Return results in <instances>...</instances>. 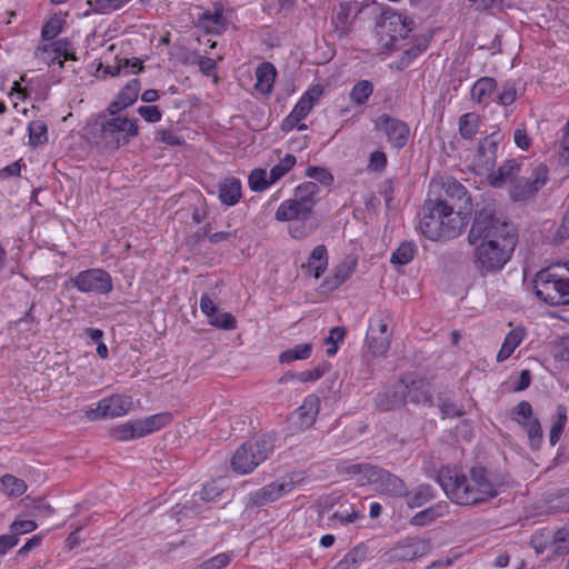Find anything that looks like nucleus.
Here are the masks:
<instances>
[{
  "mask_svg": "<svg viewBox=\"0 0 569 569\" xmlns=\"http://www.w3.org/2000/svg\"><path fill=\"white\" fill-rule=\"evenodd\" d=\"M473 247V263L481 276L501 271L515 251L517 234L506 221L497 218L491 209L476 213L468 233Z\"/></svg>",
  "mask_w": 569,
  "mask_h": 569,
  "instance_id": "obj_1",
  "label": "nucleus"
},
{
  "mask_svg": "<svg viewBox=\"0 0 569 569\" xmlns=\"http://www.w3.org/2000/svg\"><path fill=\"white\" fill-rule=\"evenodd\" d=\"M437 481L446 496L458 505H473L497 496L495 486L482 469H471L469 477L457 469L443 467L439 470Z\"/></svg>",
  "mask_w": 569,
  "mask_h": 569,
  "instance_id": "obj_2",
  "label": "nucleus"
},
{
  "mask_svg": "<svg viewBox=\"0 0 569 569\" xmlns=\"http://www.w3.org/2000/svg\"><path fill=\"white\" fill-rule=\"evenodd\" d=\"M422 211L419 230L432 241L459 237L469 221L468 212L455 210L445 200L429 199L425 201Z\"/></svg>",
  "mask_w": 569,
  "mask_h": 569,
  "instance_id": "obj_3",
  "label": "nucleus"
},
{
  "mask_svg": "<svg viewBox=\"0 0 569 569\" xmlns=\"http://www.w3.org/2000/svg\"><path fill=\"white\" fill-rule=\"evenodd\" d=\"M317 192L316 183L303 182L296 188L293 197L282 201L276 210L277 221L291 222L288 230L293 239H305L315 230L311 214Z\"/></svg>",
  "mask_w": 569,
  "mask_h": 569,
  "instance_id": "obj_4",
  "label": "nucleus"
},
{
  "mask_svg": "<svg viewBox=\"0 0 569 569\" xmlns=\"http://www.w3.org/2000/svg\"><path fill=\"white\" fill-rule=\"evenodd\" d=\"M536 295L551 306L569 305V268L541 270L535 279Z\"/></svg>",
  "mask_w": 569,
  "mask_h": 569,
  "instance_id": "obj_5",
  "label": "nucleus"
},
{
  "mask_svg": "<svg viewBox=\"0 0 569 569\" xmlns=\"http://www.w3.org/2000/svg\"><path fill=\"white\" fill-rule=\"evenodd\" d=\"M274 449L272 436H263L241 445L231 457V468L239 475H248L266 461Z\"/></svg>",
  "mask_w": 569,
  "mask_h": 569,
  "instance_id": "obj_6",
  "label": "nucleus"
},
{
  "mask_svg": "<svg viewBox=\"0 0 569 569\" xmlns=\"http://www.w3.org/2000/svg\"><path fill=\"white\" fill-rule=\"evenodd\" d=\"M100 130V141L109 148L119 149L139 134L136 119L109 113L100 116L96 122Z\"/></svg>",
  "mask_w": 569,
  "mask_h": 569,
  "instance_id": "obj_7",
  "label": "nucleus"
},
{
  "mask_svg": "<svg viewBox=\"0 0 569 569\" xmlns=\"http://www.w3.org/2000/svg\"><path fill=\"white\" fill-rule=\"evenodd\" d=\"M429 388L423 380H411L410 383L401 380L392 390H386L376 398V405L381 410H390L401 406L405 401L423 403L429 401Z\"/></svg>",
  "mask_w": 569,
  "mask_h": 569,
  "instance_id": "obj_8",
  "label": "nucleus"
},
{
  "mask_svg": "<svg viewBox=\"0 0 569 569\" xmlns=\"http://www.w3.org/2000/svg\"><path fill=\"white\" fill-rule=\"evenodd\" d=\"M389 323L390 316L386 311H379L370 317L365 346L371 356L380 357L388 352L392 340Z\"/></svg>",
  "mask_w": 569,
  "mask_h": 569,
  "instance_id": "obj_9",
  "label": "nucleus"
},
{
  "mask_svg": "<svg viewBox=\"0 0 569 569\" xmlns=\"http://www.w3.org/2000/svg\"><path fill=\"white\" fill-rule=\"evenodd\" d=\"M352 471L363 473L367 481L381 495L390 497H405L408 495L406 483L387 470L371 465H357L352 467Z\"/></svg>",
  "mask_w": 569,
  "mask_h": 569,
  "instance_id": "obj_10",
  "label": "nucleus"
},
{
  "mask_svg": "<svg viewBox=\"0 0 569 569\" xmlns=\"http://www.w3.org/2000/svg\"><path fill=\"white\" fill-rule=\"evenodd\" d=\"M548 172V167L543 163H537L526 170L509 189L510 198L513 201H526L535 197L547 183Z\"/></svg>",
  "mask_w": 569,
  "mask_h": 569,
  "instance_id": "obj_11",
  "label": "nucleus"
},
{
  "mask_svg": "<svg viewBox=\"0 0 569 569\" xmlns=\"http://www.w3.org/2000/svg\"><path fill=\"white\" fill-rule=\"evenodd\" d=\"M38 69L54 67L62 69L68 60H77L71 43L67 39L51 42H39L33 52Z\"/></svg>",
  "mask_w": 569,
  "mask_h": 569,
  "instance_id": "obj_12",
  "label": "nucleus"
},
{
  "mask_svg": "<svg viewBox=\"0 0 569 569\" xmlns=\"http://www.w3.org/2000/svg\"><path fill=\"white\" fill-rule=\"evenodd\" d=\"M303 480L299 472L284 475L250 495L252 503L263 506L291 493Z\"/></svg>",
  "mask_w": 569,
  "mask_h": 569,
  "instance_id": "obj_13",
  "label": "nucleus"
},
{
  "mask_svg": "<svg viewBox=\"0 0 569 569\" xmlns=\"http://www.w3.org/2000/svg\"><path fill=\"white\" fill-rule=\"evenodd\" d=\"M78 291L88 295H108L113 289L112 278L101 268H92L78 272L70 279Z\"/></svg>",
  "mask_w": 569,
  "mask_h": 569,
  "instance_id": "obj_14",
  "label": "nucleus"
},
{
  "mask_svg": "<svg viewBox=\"0 0 569 569\" xmlns=\"http://www.w3.org/2000/svg\"><path fill=\"white\" fill-rule=\"evenodd\" d=\"M323 93V88L320 84L311 86L298 100L291 112L283 119L281 123L282 131H291L293 128L298 130H306L305 123L299 124L312 110L315 104L319 101Z\"/></svg>",
  "mask_w": 569,
  "mask_h": 569,
  "instance_id": "obj_15",
  "label": "nucleus"
},
{
  "mask_svg": "<svg viewBox=\"0 0 569 569\" xmlns=\"http://www.w3.org/2000/svg\"><path fill=\"white\" fill-rule=\"evenodd\" d=\"M323 93V88L320 84L311 86L298 100L291 112L283 119L281 123L282 131H291L293 128L298 130H306L305 123L299 124L312 110L315 104L319 101Z\"/></svg>",
  "mask_w": 569,
  "mask_h": 569,
  "instance_id": "obj_16",
  "label": "nucleus"
},
{
  "mask_svg": "<svg viewBox=\"0 0 569 569\" xmlns=\"http://www.w3.org/2000/svg\"><path fill=\"white\" fill-rule=\"evenodd\" d=\"M133 407L132 397L126 395H112L106 397L87 410L91 420L118 418L127 415Z\"/></svg>",
  "mask_w": 569,
  "mask_h": 569,
  "instance_id": "obj_17",
  "label": "nucleus"
},
{
  "mask_svg": "<svg viewBox=\"0 0 569 569\" xmlns=\"http://www.w3.org/2000/svg\"><path fill=\"white\" fill-rule=\"evenodd\" d=\"M375 129L382 133L397 150L407 144L410 136V128L406 122L386 113L375 120Z\"/></svg>",
  "mask_w": 569,
  "mask_h": 569,
  "instance_id": "obj_18",
  "label": "nucleus"
},
{
  "mask_svg": "<svg viewBox=\"0 0 569 569\" xmlns=\"http://www.w3.org/2000/svg\"><path fill=\"white\" fill-rule=\"evenodd\" d=\"M358 266V259L355 256H348L337 263L331 273L325 278L322 287L325 290L333 291L351 278Z\"/></svg>",
  "mask_w": 569,
  "mask_h": 569,
  "instance_id": "obj_19",
  "label": "nucleus"
},
{
  "mask_svg": "<svg viewBox=\"0 0 569 569\" xmlns=\"http://www.w3.org/2000/svg\"><path fill=\"white\" fill-rule=\"evenodd\" d=\"M320 399L316 395L307 396L291 416L292 423L299 429L310 428L319 413Z\"/></svg>",
  "mask_w": 569,
  "mask_h": 569,
  "instance_id": "obj_20",
  "label": "nucleus"
},
{
  "mask_svg": "<svg viewBox=\"0 0 569 569\" xmlns=\"http://www.w3.org/2000/svg\"><path fill=\"white\" fill-rule=\"evenodd\" d=\"M521 172V164L517 160L510 159L505 161L498 170H491L488 174V181L493 188H502L506 184L512 186L517 182Z\"/></svg>",
  "mask_w": 569,
  "mask_h": 569,
  "instance_id": "obj_21",
  "label": "nucleus"
},
{
  "mask_svg": "<svg viewBox=\"0 0 569 569\" xmlns=\"http://www.w3.org/2000/svg\"><path fill=\"white\" fill-rule=\"evenodd\" d=\"M141 86L138 79H131L118 93L117 98L108 106V112L113 116L132 106L139 96Z\"/></svg>",
  "mask_w": 569,
  "mask_h": 569,
  "instance_id": "obj_22",
  "label": "nucleus"
},
{
  "mask_svg": "<svg viewBox=\"0 0 569 569\" xmlns=\"http://www.w3.org/2000/svg\"><path fill=\"white\" fill-rule=\"evenodd\" d=\"M198 27L207 33L220 34L227 28V21L223 17L221 6H214V9L204 11L198 19Z\"/></svg>",
  "mask_w": 569,
  "mask_h": 569,
  "instance_id": "obj_23",
  "label": "nucleus"
},
{
  "mask_svg": "<svg viewBox=\"0 0 569 569\" xmlns=\"http://www.w3.org/2000/svg\"><path fill=\"white\" fill-rule=\"evenodd\" d=\"M218 197L222 204L231 207L241 199V182L239 179L230 177L219 183Z\"/></svg>",
  "mask_w": 569,
  "mask_h": 569,
  "instance_id": "obj_24",
  "label": "nucleus"
},
{
  "mask_svg": "<svg viewBox=\"0 0 569 569\" xmlns=\"http://www.w3.org/2000/svg\"><path fill=\"white\" fill-rule=\"evenodd\" d=\"M526 338V330L522 327L512 328L505 337L502 346L497 353V362L506 361Z\"/></svg>",
  "mask_w": 569,
  "mask_h": 569,
  "instance_id": "obj_25",
  "label": "nucleus"
},
{
  "mask_svg": "<svg viewBox=\"0 0 569 569\" xmlns=\"http://www.w3.org/2000/svg\"><path fill=\"white\" fill-rule=\"evenodd\" d=\"M171 413L160 412L136 421L142 438L164 428L171 422Z\"/></svg>",
  "mask_w": 569,
  "mask_h": 569,
  "instance_id": "obj_26",
  "label": "nucleus"
},
{
  "mask_svg": "<svg viewBox=\"0 0 569 569\" xmlns=\"http://www.w3.org/2000/svg\"><path fill=\"white\" fill-rule=\"evenodd\" d=\"M497 82L493 78L482 77L471 88V98L478 103L488 104L496 91Z\"/></svg>",
  "mask_w": 569,
  "mask_h": 569,
  "instance_id": "obj_27",
  "label": "nucleus"
},
{
  "mask_svg": "<svg viewBox=\"0 0 569 569\" xmlns=\"http://www.w3.org/2000/svg\"><path fill=\"white\" fill-rule=\"evenodd\" d=\"M256 78V90L263 94H269L273 89L276 68L271 63L264 62L257 68Z\"/></svg>",
  "mask_w": 569,
  "mask_h": 569,
  "instance_id": "obj_28",
  "label": "nucleus"
},
{
  "mask_svg": "<svg viewBox=\"0 0 569 569\" xmlns=\"http://www.w3.org/2000/svg\"><path fill=\"white\" fill-rule=\"evenodd\" d=\"M328 267V252L323 244H319L311 251L307 269L309 273H312L316 279H319Z\"/></svg>",
  "mask_w": 569,
  "mask_h": 569,
  "instance_id": "obj_29",
  "label": "nucleus"
},
{
  "mask_svg": "<svg viewBox=\"0 0 569 569\" xmlns=\"http://www.w3.org/2000/svg\"><path fill=\"white\" fill-rule=\"evenodd\" d=\"M447 513L448 505L437 503L416 513L411 519V523L415 526H426L435 519L446 516Z\"/></svg>",
  "mask_w": 569,
  "mask_h": 569,
  "instance_id": "obj_30",
  "label": "nucleus"
},
{
  "mask_svg": "<svg viewBox=\"0 0 569 569\" xmlns=\"http://www.w3.org/2000/svg\"><path fill=\"white\" fill-rule=\"evenodd\" d=\"M312 350L313 345L311 342L296 345L282 351L279 355V361L281 363H290L297 360H306L310 358Z\"/></svg>",
  "mask_w": 569,
  "mask_h": 569,
  "instance_id": "obj_31",
  "label": "nucleus"
},
{
  "mask_svg": "<svg viewBox=\"0 0 569 569\" xmlns=\"http://www.w3.org/2000/svg\"><path fill=\"white\" fill-rule=\"evenodd\" d=\"M0 490L11 497H19L27 490V485L22 479L12 475H4L0 478Z\"/></svg>",
  "mask_w": 569,
  "mask_h": 569,
  "instance_id": "obj_32",
  "label": "nucleus"
},
{
  "mask_svg": "<svg viewBox=\"0 0 569 569\" xmlns=\"http://www.w3.org/2000/svg\"><path fill=\"white\" fill-rule=\"evenodd\" d=\"M63 23L64 20L61 16L53 14L50 17V19L46 21L41 29L40 42L56 41V38L62 32Z\"/></svg>",
  "mask_w": 569,
  "mask_h": 569,
  "instance_id": "obj_33",
  "label": "nucleus"
},
{
  "mask_svg": "<svg viewBox=\"0 0 569 569\" xmlns=\"http://www.w3.org/2000/svg\"><path fill=\"white\" fill-rule=\"evenodd\" d=\"M408 506L410 508H417L420 507L431 499L435 498V490L429 485H420L418 486L413 491L410 493L408 492Z\"/></svg>",
  "mask_w": 569,
  "mask_h": 569,
  "instance_id": "obj_34",
  "label": "nucleus"
},
{
  "mask_svg": "<svg viewBox=\"0 0 569 569\" xmlns=\"http://www.w3.org/2000/svg\"><path fill=\"white\" fill-rule=\"evenodd\" d=\"M297 163V158L291 153H286L284 157L279 158L278 163H276L269 171V177L271 178L270 182H277L282 177H284Z\"/></svg>",
  "mask_w": 569,
  "mask_h": 569,
  "instance_id": "obj_35",
  "label": "nucleus"
},
{
  "mask_svg": "<svg viewBox=\"0 0 569 569\" xmlns=\"http://www.w3.org/2000/svg\"><path fill=\"white\" fill-rule=\"evenodd\" d=\"M479 129V116L473 112L465 113L459 118V132L462 138L471 139Z\"/></svg>",
  "mask_w": 569,
  "mask_h": 569,
  "instance_id": "obj_36",
  "label": "nucleus"
},
{
  "mask_svg": "<svg viewBox=\"0 0 569 569\" xmlns=\"http://www.w3.org/2000/svg\"><path fill=\"white\" fill-rule=\"evenodd\" d=\"M271 178L266 169L257 168L253 169L248 179L249 188L254 192H261L267 190L274 182H270Z\"/></svg>",
  "mask_w": 569,
  "mask_h": 569,
  "instance_id": "obj_37",
  "label": "nucleus"
},
{
  "mask_svg": "<svg viewBox=\"0 0 569 569\" xmlns=\"http://www.w3.org/2000/svg\"><path fill=\"white\" fill-rule=\"evenodd\" d=\"M373 92V84L368 80L358 81L350 91V100L355 104H363Z\"/></svg>",
  "mask_w": 569,
  "mask_h": 569,
  "instance_id": "obj_38",
  "label": "nucleus"
},
{
  "mask_svg": "<svg viewBox=\"0 0 569 569\" xmlns=\"http://www.w3.org/2000/svg\"><path fill=\"white\" fill-rule=\"evenodd\" d=\"M29 143L33 147L42 146L48 140V128L43 121H32L28 126Z\"/></svg>",
  "mask_w": 569,
  "mask_h": 569,
  "instance_id": "obj_39",
  "label": "nucleus"
},
{
  "mask_svg": "<svg viewBox=\"0 0 569 569\" xmlns=\"http://www.w3.org/2000/svg\"><path fill=\"white\" fill-rule=\"evenodd\" d=\"M113 437L120 441H128L137 438H141L137 421H129L116 427L112 430Z\"/></svg>",
  "mask_w": 569,
  "mask_h": 569,
  "instance_id": "obj_40",
  "label": "nucleus"
},
{
  "mask_svg": "<svg viewBox=\"0 0 569 569\" xmlns=\"http://www.w3.org/2000/svg\"><path fill=\"white\" fill-rule=\"evenodd\" d=\"M350 11L351 10L348 4H340L332 18V23L336 26V29L339 31L340 36H345L349 31V27L351 24Z\"/></svg>",
  "mask_w": 569,
  "mask_h": 569,
  "instance_id": "obj_41",
  "label": "nucleus"
},
{
  "mask_svg": "<svg viewBox=\"0 0 569 569\" xmlns=\"http://www.w3.org/2000/svg\"><path fill=\"white\" fill-rule=\"evenodd\" d=\"M415 251L416 248L412 243L403 242L391 254L390 261L393 264H407L413 259Z\"/></svg>",
  "mask_w": 569,
  "mask_h": 569,
  "instance_id": "obj_42",
  "label": "nucleus"
},
{
  "mask_svg": "<svg viewBox=\"0 0 569 569\" xmlns=\"http://www.w3.org/2000/svg\"><path fill=\"white\" fill-rule=\"evenodd\" d=\"M131 0H89L93 10L98 13L106 14L119 10Z\"/></svg>",
  "mask_w": 569,
  "mask_h": 569,
  "instance_id": "obj_43",
  "label": "nucleus"
},
{
  "mask_svg": "<svg viewBox=\"0 0 569 569\" xmlns=\"http://www.w3.org/2000/svg\"><path fill=\"white\" fill-rule=\"evenodd\" d=\"M208 322L219 329L233 330L237 327L236 318L230 312H214V316L208 318Z\"/></svg>",
  "mask_w": 569,
  "mask_h": 569,
  "instance_id": "obj_44",
  "label": "nucleus"
},
{
  "mask_svg": "<svg viewBox=\"0 0 569 569\" xmlns=\"http://www.w3.org/2000/svg\"><path fill=\"white\" fill-rule=\"evenodd\" d=\"M496 160L497 158L491 151H483L480 149V147H478V152L475 158V166L480 173L491 171Z\"/></svg>",
  "mask_w": 569,
  "mask_h": 569,
  "instance_id": "obj_45",
  "label": "nucleus"
},
{
  "mask_svg": "<svg viewBox=\"0 0 569 569\" xmlns=\"http://www.w3.org/2000/svg\"><path fill=\"white\" fill-rule=\"evenodd\" d=\"M362 516L352 506H341L339 510L335 511L332 518L338 520L341 525L353 523Z\"/></svg>",
  "mask_w": 569,
  "mask_h": 569,
  "instance_id": "obj_46",
  "label": "nucleus"
},
{
  "mask_svg": "<svg viewBox=\"0 0 569 569\" xmlns=\"http://www.w3.org/2000/svg\"><path fill=\"white\" fill-rule=\"evenodd\" d=\"M346 331L342 327H333L328 338H326L325 343L328 346L326 353L328 356H335L338 351V341H342L345 338Z\"/></svg>",
  "mask_w": 569,
  "mask_h": 569,
  "instance_id": "obj_47",
  "label": "nucleus"
},
{
  "mask_svg": "<svg viewBox=\"0 0 569 569\" xmlns=\"http://www.w3.org/2000/svg\"><path fill=\"white\" fill-rule=\"evenodd\" d=\"M528 435L530 446L537 448L542 441V430L538 419H532L522 426Z\"/></svg>",
  "mask_w": 569,
  "mask_h": 569,
  "instance_id": "obj_48",
  "label": "nucleus"
},
{
  "mask_svg": "<svg viewBox=\"0 0 569 569\" xmlns=\"http://www.w3.org/2000/svg\"><path fill=\"white\" fill-rule=\"evenodd\" d=\"M306 176L315 179L319 183L323 186H331L333 182V176L332 173L322 167H309L306 170Z\"/></svg>",
  "mask_w": 569,
  "mask_h": 569,
  "instance_id": "obj_49",
  "label": "nucleus"
},
{
  "mask_svg": "<svg viewBox=\"0 0 569 569\" xmlns=\"http://www.w3.org/2000/svg\"><path fill=\"white\" fill-rule=\"evenodd\" d=\"M517 98V88L515 86V83L508 81L506 83H503L499 90V93H498V102L501 104V106H510L515 102Z\"/></svg>",
  "mask_w": 569,
  "mask_h": 569,
  "instance_id": "obj_50",
  "label": "nucleus"
},
{
  "mask_svg": "<svg viewBox=\"0 0 569 569\" xmlns=\"http://www.w3.org/2000/svg\"><path fill=\"white\" fill-rule=\"evenodd\" d=\"M437 406L443 419L459 417L462 415V411L451 401L450 398L440 397Z\"/></svg>",
  "mask_w": 569,
  "mask_h": 569,
  "instance_id": "obj_51",
  "label": "nucleus"
},
{
  "mask_svg": "<svg viewBox=\"0 0 569 569\" xmlns=\"http://www.w3.org/2000/svg\"><path fill=\"white\" fill-rule=\"evenodd\" d=\"M231 561L228 553H218L200 565L198 569H224Z\"/></svg>",
  "mask_w": 569,
  "mask_h": 569,
  "instance_id": "obj_52",
  "label": "nucleus"
},
{
  "mask_svg": "<svg viewBox=\"0 0 569 569\" xmlns=\"http://www.w3.org/2000/svg\"><path fill=\"white\" fill-rule=\"evenodd\" d=\"M515 420L523 426L529 422L532 416L531 405L527 401H520L513 409Z\"/></svg>",
  "mask_w": 569,
  "mask_h": 569,
  "instance_id": "obj_53",
  "label": "nucleus"
},
{
  "mask_svg": "<svg viewBox=\"0 0 569 569\" xmlns=\"http://www.w3.org/2000/svg\"><path fill=\"white\" fill-rule=\"evenodd\" d=\"M137 111L144 121L150 123L159 122L162 118V113L157 106H141Z\"/></svg>",
  "mask_w": 569,
  "mask_h": 569,
  "instance_id": "obj_54",
  "label": "nucleus"
},
{
  "mask_svg": "<svg viewBox=\"0 0 569 569\" xmlns=\"http://www.w3.org/2000/svg\"><path fill=\"white\" fill-rule=\"evenodd\" d=\"M557 550L566 552L569 550V525H565L557 530L553 538Z\"/></svg>",
  "mask_w": 569,
  "mask_h": 569,
  "instance_id": "obj_55",
  "label": "nucleus"
},
{
  "mask_svg": "<svg viewBox=\"0 0 569 569\" xmlns=\"http://www.w3.org/2000/svg\"><path fill=\"white\" fill-rule=\"evenodd\" d=\"M569 238V212H566L561 221L557 224L552 240L562 242Z\"/></svg>",
  "mask_w": 569,
  "mask_h": 569,
  "instance_id": "obj_56",
  "label": "nucleus"
},
{
  "mask_svg": "<svg viewBox=\"0 0 569 569\" xmlns=\"http://www.w3.org/2000/svg\"><path fill=\"white\" fill-rule=\"evenodd\" d=\"M387 166V156L383 151L377 150L370 154L368 169L371 171H382Z\"/></svg>",
  "mask_w": 569,
  "mask_h": 569,
  "instance_id": "obj_57",
  "label": "nucleus"
},
{
  "mask_svg": "<svg viewBox=\"0 0 569 569\" xmlns=\"http://www.w3.org/2000/svg\"><path fill=\"white\" fill-rule=\"evenodd\" d=\"M157 134L159 141L168 146H180L182 143V139L173 130L161 129Z\"/></svg>",
  "mask_w": 569,
  "mask_h": 569,
  "instance_id": "obj_58",
  "label": "nucleus"
},
{
  "mask_svg": "<svg viewBox=\"0 0 569 569\" xmlns=\"http://www.w3.org/2000/svg\"><path fill=\"white\" fill-rule=\"evenodd\" d=\"M500 139L501 137L499 133H492L491 136L486 137L479 143V147L483 151H491L497 157Z\"/></svg>",
  "mask_w": 569,
  "mask_h": 569,
  "instance_id": "obj_59",
  "label": "nucleus"
},
{
  "mask_svg": "<svg viewBox=\"0 0 569 569\" xmlns=\"http://www.w3.org/2000/svg\"><path fill=\"white\" fill-rule=\"evenodd\" d=\"M38 527L33 520H16L11 523L10 529L17 533L23 535L36 530Z\"/></svg>",
  "mask_w": 569,
  "mask_h": 569,
  "instance_id": "obj_60",
  "label": "nucleus"
},
{
  "mask_svg": "<svg viewBox=\"0 0 569 569\" xmlns=\"http://www.w3.org/2000/svg\"><path fill=\"white\" fill-rule=\"evenodd\" d=\"M560 160L563 162V164L569 167V120L563 129V136L560 143V151H559Z\"/></svg>",
  "mask_w": 569,
  "mask_h": 569,
  "instance_id": "obj_61",
  "label": "nucleus"
},
{
  "mask_svg": "<svg viewBox=\"0 0 569 569\" xmlns=\"http://www.w3.org/2000/svg\"><path fill=\"white\" fill-rule=\"evenodd\" d=\"M19 542L17 535H2L0 536V557L4 556L10 549L16 547Z\"/></svg>",
  "mask_w": 569,
  "mask_h": 569,
  "instance_id": "obj_62",
  "label": "nucleus"
},
{
  "mask_svg": "<svg viewBox=\"0 0 569 569\" xmlns=\"http://www.w3.org/2000/svg\"><path fill=\"white\" fill-rule=\"evenodd\" d=\"M325 373V370L320 367H316L311 370H305L298 373L297 378L300 382L316 381L320 379Z\"/></svg>",
  "mask_w": 569,
  "mask_h": 569,
  "instance_id": "obj_63",
  "label": "nucleus"
},
{
  "mask_svg": "<svg viewBox=\"0 0 569 569\" xmlns=\"http://www.w3.org/2000/svg\"><path fill=\"white\" fill-rule=\"evenodd\" d=\"M515 143L522 150H527L530 147L531 139L529 138L525 128H517L513 134Z\"/></svg>",
  "mask_w": 569,
  "mask_h": 569,
  "instance_id": "obj_64",
  "label": "nucleus"
}]
</instances>
